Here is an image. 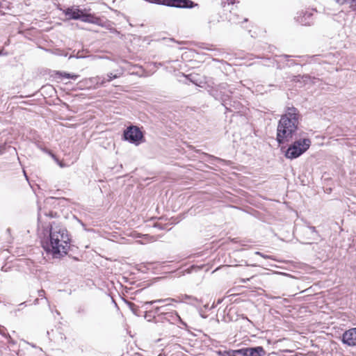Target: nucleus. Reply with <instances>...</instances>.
<instances>
[{"label":"nucleus","instance_id":"20e7f679","mask_svg":"<svg viewBox=\"0 0 356 356\" xmlns=\"http://www.w3.org/2000/svg\"><path fill=\"white\" fill-rule=\"evenodd\" d=\"M312 140L309 138H299L292 141L287 147H282L281 152L286 159L294 160L304 154L310 147Z\"/></svg>","mask_w":356,"mask_h":356},{"label":"nucleus","instance_id":"79ce46f5","mask_svg":"<svg viewBox=\"0 0 356 356\" xmlns=\"http://www.w3.org/2000/svg\"><path fill=\"white\" fill-rule=\"evenodd\" d=\"M275 66H276V68L277 70H282L284 67V65H282L280 61H278L277 59H276V62H275Z\"/></svg>","mask_w":356,"mask_h":356},{"label":"nucleus","instance_id":"603ef678","mask_svg":"<svg viewBox=\"0 0 356 356\" xmlns=\"http://www.w3.org/2000/svg\"><path fill=\"white\" fill-rule=\"evenodd\" d=\"M229 4H234L236 0H227Z\"/></svg>","mask_w":356,"mask_h":356},{"label":"nucleus","instance_id":"09e8293b","mask_svg":"<svg viewBox=\"0 0 356 356\" xmlns=\"http://www.w3.org/2000/svg\"><path fill=\"white\" fill-rule=\"evenodd\" d=\"M6 339H8V343H13V344H15V341L11 338V337H10H10H8V338H6Z\"/></svg>","mask_w":356,"mask_h":356},{"label":"nucleus","instance_id":"a19ab883","mask_svg":"<svg viewBox=\"0 0 356 356\" xmlns=\"http://www.w3.org/2000/svg\"><path fill=\"white\" fill-rule=\"evenodd\" d=\"M26 306V301H25V302H23L20 303V304H19V305H18L19 308L15 311V313H16L17 312H19V311L22 310V309L24 307H25Z\"/></svg>","mask_w":356,"mask_h":356},{"label":"nucleus","instance_id":"4be33fe9","mask_svg":"<svg viewBox=\"0 0 356 356\" xmlns=\"http://www.w3.org/2000/svg\"><path fill=\"white\" fill-rule=\"evenodd\" d=\"M141 307L144 309L143 314L142 316H143L145 319L150 322L154 318H155L156 315L154 314L153 310H149V308L147 309H145V307H143V305L141 306Z\"/></svg>","mask_w":356,"mask_h":356},{"label":"nucleus","instance_id":"7c9ffc66","mask_svg":"<svg viewBox=\"0 0 356 356\" xmlns=\"http://www.w3.org/2000/svg\"><path fill=\"white\" fill-rule=\"evenodd\" d=\"M147 3L160 6H167V0H147Z\"/></svg>","mask_w":356,"mask_h":356},{"label":"nucleus","instance_id":"e433bc0d","mask_svg":"<svg viewBox=\"0 0 356 356\" xmlns=\"http://www.w3.org/2000/svg\"><path fill=\"white\" fill-rule=\"evenodd\" d=\"M119 76L117 75V74H113V73H108L107 74V81L108 82H111V81H113V79H115L117 78H118Z\"/></svg>","mask_w":356,"mask_h":356},{"label":"nucleus","instance_id":"680f3d73","mask_svg":"<svg viewBox=\"0 0 356 356\" xmlns=\"http://www.w3.org/2000/svg\"><path fill=\"white\" fill-rule=\"evenodd\" d=\"M49 199H50V200H54V199H55V198H54V197H51Z\"/></svg>","mask_w":356,"mask_h":356},{"label":"nucleus","instance_id":"39448f33","mask_svg":"<svg viewBox=\"0 0 356 356\" xmlns=\"http://www.w3.org/2000/svg\"><path fill=\"white\" fill-rule=\"evenodd\" d=\"M205 90L216 101L220 102L222 106H226L229 96L233 94L227 83L216 84L211 78Z\"/></svg>","mask_w":356,"mask_h":356},{"label":"nucleus","instance_id":"bf43d9fd","mask_svg":"<svg viewBox=\"0 0 356 356\" xmlns=\"http://www.w3.org/2000/svg\"><path fill=\"white\" fill-rule=\"evenodd\" d=\"M169 40H171V41L175 42V40L173 38H170Z\"/></svg>","mask_w":356,"mask_h":356},{"label":"nucleus","instance_id":"f704fd0d","mask_svg":"<svg viewBox=\"0 0 356 356\" xmlns=\"http://www.w3.org/2000/svg\"><path fill=\"white\" fill-rule=\"evenodd\" d=\"M0 334L5 338L10 337V334L7 332L6 328L1 325H0Z\"/></svg>","mask_w":356,"mask_h":356},{"label":"nucleus","instance_id":"13d9d810","mask_svg":"<svg viewBox=\"0 0 356 356\" xmlns=\"http://www.w3.org/2000/svg\"><path fill=\"white\" fill-rule=\"evenodd\" d=\"M302 243H304V244H312V242L306 241V242H302Z\"/></svg>","mask_w":356,"mask_h":356},{"label":"nucleus","instance_id":"a211bd4d","mask_svg":"<svg viewBox=\"0 0 356 356\" xmlns=\"http://www.w3.org/2000/svg\"><path fill=\"white\" fill-rule=\"evenodd\" d=\"M126 303L134 315H136V316H143L144 309H143L141 307L136 305L134 302H132L130 301H126Z\"/></svg>","mask_w":356,"mask_h":356},{"label":"nucleus","instance_id":"4d7b16f0","mask_svg":"<svg viewBox=\"0 0 356 356\" xmlns=\"http://www.w3.org/2000/svg\"><path fill=\"white\" fill-rule=\"evenodd\" d=\"M210 307H211V309H213V308H215V307H216V304H215V303L213 302V303L211 305V306H210Z\"/></svg>","mask_w":356,"mask_h":356},{"label":"nucleus","instance_id":"f8f14e48","mask_svg":"<svg viewBox=\"0 0 356 356\" xmlns=\"http://www.w3.org/2000/svg\"><path fill=\"white\" fill-rule=\"evenodd\" d=\"M168 7L177 8L192 9L198 7L199 4L192 0H167Z\"/></svg>","mask_w":356,"mask_h":356},{"label":"nucleus","instance_id":"9b49d317","mask_svg":"<svg viewBox=\"0 0 356 356\" xmlns=\"http://www.w3.org/2000/svg\"><path fill=\"white\" fill-rule=\"evenodd\" d=\"M340 340L347 346H356V327L346 330L340 337Z\"/></svg>","mask_w":356,"mask_h":356},{"label":"nucleus","instance_id":"c03bdc74","mask_svg":"<svg viewBox=\"0 0 356 356\" xmlns=\"http://www.w3.org/2000/svg\"><path fill=\"white\" fill-rule=\"evenodd\" d=\"M254 254H255L260 255L261 257H264V258H268V257H269V256L266 255V254H263V253H261V252H259V251L255 252H254Z\"/></svg>","mask_w":356,"mask_h":356},{"label":"nucleus","instance_id":"dca6fc26","mask_svg":"<svg viewBox=\"0 0 356 356\" xmlns=\"http://www.w3.org/2000/svg\"><path fill=\"white\" fill-rule=\"evenodd\" d=\"M247 356H264L266 353L264 347L257 346L252 347H246Z\"/></svg>","mask_w":356,"mask_h":356},{"label":"nucleus","instance_id":"ea45409f","mask_svg":"<svg viewBox=\"0 0 356 356\" xmlns=\"http://www.w3.org/2000/svg\"><path fill=\"white\" fill-rule=\"evenodd\" d=\"M38 296L40 298H44L47 300V298L45 297V291L43 289H40L38 291Z\"/></svg>","mask_w":356,"mask_h":356},{"label":"nucleus","instance_id":"7ed1b4c3","mask_svg":"<svg viewBox=\"0 0 356 356\" xmlns=\"http://www.w3.org/2000/svg\"><path fill=\"white\" fill-rule=\"evenodd\" d=\"M68 20H80L83 22L105 26L104 21L95 13H90V8H81L79 6H69L65 9L58 8Z\"/></svg>","mask_w":356,"mask_h":356},{"label":"nucleus","instance_id":"5fc2aeb1","mask_svg":"<svg viewBox=\"0 0 356 356\" xmlns=\"http://www.w3.org/2000/svg\"><path fill=\"white\" fill-rule=\"evenodd\" d=\"M222 302V299H220V298L218 299V300L216 302V306L218 305H220Z\"/></svg>","mask_w":356,"mask_h":356},{"label":"nucleus","instance_id":"37998d69","mask_svg":"<svg viewBox=\"0 0 356 356\" xmlns=\"http://www.w3.org/2000/svg\"><path fill=\"white\" fill-rule=\"evenodd\" d=\"M1 8L2 9H7V8H8V7L7 6H6V1H0V10Z\"/></svg>","mask_w":356,"mask_h":356},{"label":"nucleus","instance_id":"aec40b11","mask_svg":"<svg viewBox=\"0 0 356 356\" xmlns=\"http://www.w3.org/2000/svg\"><path fill=\"white\" fill-rule=\"evenodd\" d=\"M89 51L87 49H82L81 50L77 51L75 53V51H73V54L70 55L69 58H75L77 59L86 58L89 56Z\"/></svg>","mask_w":356,"mask_h":356},{"label":"nucleus","instance_id":"de8ad7c7","mask_svg":"<svg viewBox=\"0 0 356 356\" xmlns=\"http://www.w3.org/2000/svg\"><path fill=\"white\" fill-rule=\"evenodd\" d=\"M77 313H79V314H84L85 313L84 308L79 307V309L77 310Z\"/></svg>","mask_w":356,"mask_h":356},{"label":"nucleus","instance_id":"423d86ee","mask_svg":"<svg viewBox=\"0 0 356 356\" xmlns=\"http://www.w3.org/2000/svg\"><path fill=\"white\" fill-rule=\"evenodd\" d=\"M122 140L127 141L136 146L145 142V136L141 129L136 126L131 124L123 130Z\"/></svg>","mask_w":356,"mask_h":356},{"label":"nucleus","instance_id":"72a5a7b5","mask_svg":"<svg viewBox=\"0 0 356 356\" xmlns=\"http://www.w3.org/2000/svg\"><path fill=\"white\" fill-rule=\"evenodd\" d=\"M8 147H9V145H8L6 143L1 144L0 145V155H2L4 153H6V152H8Z\"/></svg>","mask_w":356,"mask_h":356},{"label":"nucleus","instance_id":"6e6d98bb","mask_svg":"<svg viewBox=\"0 0 356 356\" xmlns=\"http://www.w3.org/2000/svg\"><path fill=\"white\" fill-rule=\"evenodd\" d=\"M200 316H201L202 318H206L207 317V315H204V312H203V310L202 311V315H200Z\"/></svg>","mask_w":356,"mask_h":356},{"label":"nucleus","instance_id":"6ab92c4d","mask_svg":"<svg viewBox=\"0 0 356 356\" xmlns=\"http://www.w3.org/2000/svg\"><path fill=\"white\" fill-rule=\"evenodd\" d=\"M276 58H279V55H275L272 57H266L264 56H257V58L262 59L264 60L262 65L267 67L275 66Z\"/></svg>","mask_w":356,"mask_h":356},{"label":"nucleus","instance_id":"6e6552de","mask_svg":"<svg viewBox=\"0 0 356 356\" xmlns=\"http://www.w3.org/2000/svg\"><path fill=\"white\" fill-rule=\"evenodd\" d=\"M161 319L168 321L171 324L177 325L180 327L181 325L183 327L187 329L188 327L187 323L184 321L180 317L179 314L176 311L164 312Z\"/></svg>","mask_w":356,"mask_h":356},{"label":"nucleus","instance_id":"bb28decb","mask_svg":"<svg viewBox=\"0 0 356 356\" xmlns=\"http://www.w3.org/2000/svg\"><path fill=\"white\" fill-rule=\"evenodd\" d=\"M165 306H161V307H152V309H149V310H153L154 311V314L158 316H160L161 318H162L163 316V314L162 312H164V309H165Z\"/></svg>","mask_w":356,"mask_h":356},{"label":"nucleus","instance_id":"c85d7f7f","mask_svg":"<svg viewBox=\"0 0 356 356\" xmlns=\"http://www.w3.org/2000/svg\"><path fill=\"white\" fill-rule=\"evenodd\" d=\"M307 229L310 231L312 236L309 237L310 239H317L320 236L318 232H317L316 227L314 226H308Z\"/></svg>","mask_w":356,"mask_h":356},{"label":"nucleus","instance_id":"58836bf2","mask_svg":"<svg viewBox=\"0 0 356 356\" xmlns=\"http://www.w3.org/2000/svg\"><path fill=\"white\" fill-rule=\"evenodd\" d=\"M97 79H99V80H101L100 82H99V81L97 82V85H99L101 86H104V84L106 82H108L107 81V79H106L105 77L101 78V77H98L97 76Z\"/></svg>","mask_w":356,"mask_h":356},{"label":"nucleus","instance_id":"0eeeda50","mask_svg":"<svg viewBox=\"0 0 356 356\" xmlns=\"http://www.w3.org/2000/svg\"><path fill=\"white\" fill-rule=\"evenodd\" d=\"M175 302L186 303L196 308L200 315H202V308L200 304L203 302L202 299H199L195 296L188 294H179L175 299Z\"/></svg>","mask_w":356,"mask_h":356},{"label":"nucleus","instance_id":"f03ea898","mask_svg":"<svg viewBox=\"0 0 356 356\" xmlns=\"http://www.w3.org/2000/svg\"><path fill=\"white\" fill-rule=\"evenodd\" d=\"M302 115L293 106H286L280 115L276 130V141L278 145L291 142L296 136L299 130Z\"/></svg>","mask_w":356,"mask_h":356},{"label":"nucleus","instance_id":"3c124183","mask_svg":"<svg viewBox=\"0 0 356 356\" xmlns=\"http://www.w3.org/2000/svg\"><path fill=\"white\" fill-rule=\"evenodd\" d=\"M249 280H250L249 278H247V279H243H243L241 280V282L245 284V283H247L248 281H249Z\"/></svg>","mask_w":356,"mask_h":356},{"label":"nucleus","instance_id":"ddd939ff","mask_svg":"<svg viewBox=\"0 0 356 356\" xmlns=\"http://www.w3.org/2000/svg\"><path fill=\"white\" fill-rule=\"evenodd\" d=\"M225 113H238L243 108V104L236 99L232 98V95L229 96V100L227 101L226 106H223Z\"/></svg>","mask_w":356,"mask_h":356},{"label":"nucleus","instance_id":"393cba45","mask_svg":"<svg viewBox=\"0 0 356 356\" xmlns=\"http://www.w3.org/2000/svg\"><path fill=\"white\" fill-rule=\"evenodd\" d=\"M42 150L46 154H49L56 162L58 165H59L60 167H63V165L61 163V162L58 159L56 155L51 150L46 147L42 148Z\"/></svg>","mask_w":356,"mask_h":356},{"label":"nucleus","instance_id":"412c9836","mask_svg":"<svg viewBox=\"0 0 356 356\" xmlns=\"http://www.w3.org/2000/svg\"><path fill=\"white\" fill-rule=\"evenodd\" d=\"M195 152L197 153L202 154V156H201V159H207L206 161L208 162H210L211 163L215 161H223L222 159H221L218 157H216L215 156L211 155V154L205 153V152H202L200 149H197V150H195Z\"/></svg>","mask_w":356,"mask_h":356},{"label":"nucleus","instance_id":"052dcab7","mask_svg":"<svg viewBox=\"0 0 356 356\" xmlns=\"http://www.w3.org/2000/svg\"><path fill=\"white\" fill-rule=\"evenodd\" d=\"M270 86L276 87L275 85H270Z\"/></svg>","mask_w":356,"mask_h":356},{"label":"nucleus","instance_id":"4c0bfd02","mask_svg":"<svg viewBox=\"0 0 356 356\" xmlns=\"http://www.w3.org/2000/svg\"><path fill=\"white\" fill-rule=\"evenodd\" d=\"M8 152L10 153V154H15V155H17V149L15 147L11 146L10 145H9V147H8ZM17 156V159L19 160V158L18 156Z\"/></svg>","mask_w":356,"mask_h":356},{"label":"nucleus","instance_id":"e2e57ef3","mask_svg":"<svg viewBox=\"0 0 356 356\" xmlns=\"http://www.w3.org/2000/svg\"><path fill=\"white\" fill-rule=\"evenodd\" d=\"M1 55H3V53H1V52H0V56H1Z\"/></svg>","mask_w":356,"mask_h":356},{"label":"nucleus","instance_id":"2f4dec72","mask_svg":"<svg viewBox=\"0 0 356 356\" xmlns=\"http://www.w3.org/2000/svg\"><path fill=\"white\" fill-rule=\"evenodd\" d=\"M154 227L157 228L160 230H164V229H170L168 227V225L167 224H162L161 222H156L153 225Z\"/></svg>","mask_w":356,"mask_h":356},{"label":"nucleus","instance_id":"cd10ccee","mask_svg":"<svg viewBox=\"0 0 356 356\" xmlns=\"http://www.w3.org/2000/svg\"><path fill=\"white\" fill-rule=\"evenodd\" d=\"M232 356H247L246 347L232 350Z\"/></svg>","mask_w":356,"mask_h":356},{"label":"nucleus","instance_id":"473e14b6","mask_svg":"<svg viewBox=\"0 0 356 356\" xmlns=\"http://www.w3.org/2000/svg\"><path fill=\"white\" fill-rule=\"evenodd\" d=\"M339 5L348 4L349 7L351 8L353 0H334Z\"/></svg>","mask_w":356,"mask_h":356},{"label":"nucleus","instance_id":"5701e85b","mask_svg":"<svg viewBox=\"0 0 356 356\" xmlns=\"http://www.w3.org/2000/svg\"><path fill=\"white\" fill-rule=\"evenodd\" d=\"M40 211H41V213H42V216H44L46 218H56L58 216V213L53 211H49L48 212H47L45 211H42V209L40 208H39L38 215L39 214ZM42 222L43 223L47 222L46 221H44L42 218Z\"/></svg>","mask_w":356,"mask_h":356},{"label":"nucleus","instance_id":"4468645a","mask_svg":"<svg viewBox=\"0 0 356 356\" xmlns=\"http://www.w3.org/2000/svg\"><path fill=\"white\" fill-rule=\"evenodd\" d=\"M50 76L53 79H59V80H63V79L76 80L79 77V74H76L74 73H70V72H62V71H58V70L52 71Z\"/></svg>","mask_w":356,"mask_h":356},{"label":"nucleus","instance_id":"864d4df0","mask_svg":"<svg viewBox=\"0 0 356 356\" xmlns=\"http://www.w3.org/2000/svg\"><path fill=\"white\" fill-rule=\"evenodd\" d=\"M33 304H34L35 305H38V304H39V300H38V298L35 299V300L33 301Z\"/></svg>","mask_w":356,"mask_h":356},{"label":"nucleus","instance_id":"a878e982","mask_svg":"<svg viewBox=\"0 0 356 356\" xmlns=\"http://www.w3.org/2000/svg\"><path fill=\"white\" fill-rule=\"evenodd\" d=\"M291 57H295V56L288 55V54L279 55V58H284L286 59L287 63L286 64V65L289 67L298 65V63L296 61H294L293 60L289 59V58H291Z\"/></svg>","mask_w":356,"mask_h":356},{"label":"nucleus","instance_id":"f3484780","mask_svg":"<svg viewBox=\"0 0 356 356\" xmlns=\"http://www.w3.org/2000/svg\"><path fill=\"white\" fill-rule=\"evenodd\" d=\"M175 298H168L165 299H157L152 301H147L143 303V307H145V309H147L148 306L153 305L155 303H165L164 306L166 307L167 306L171 305V302H175Z\"/></svg>","mask_w":356,"mask_h":356},{"label":"nucleus","instance_id":"2eb2a0df","mask_svg":"<svg viewBox=\"0 0 356 356\" xmlns=\"http://www.w3.org/2000/svg\"><path fill=\"white\" fill-rule=\"evenodd\" d=\"M66 256L72 258L74 261H79V248L72 243V238L70 236L69 243L66 244Z\"/></svg>","mask_w":356,"mask_h":356},{"label":"nucleus","instance_id":"8fccbe9b","mask_svg":"<svg viewBox=\"0 0 356 356\" xmlns=\"http://www.w3.org/2000/svg\"><path fill=\"white\" fill-rule=\"evenodd\" d=\"M203 307L204 308L205 310H211V307L209 306V304H205Z\"/></svg>","mask_w":356,"mask_h":356},{"label":"nucleus","instance_id":"f257e3e1","mask_svg":"<svg viewBox=\"0 0 356 356\" xmlns=\"http://www.w3.org/2000/svg\"><path fill=\"white\" fill-rule=\"evenodd\" d=\"M38 229L41 247L47 257L61 259L66 256V244L70 241L67 229L60 222H42V213L38 217Z\"/></svg>","mask_w":356,"mask_h":356},{"label":"nucleus","instance_id":"c756f323","mask_svg":"<svg viewBox=\"0 0 356 356\" xmlns=\"http://www.w3.org/2000/svg\"><path fill=\"white\" fill-rule=\"evenodd\" d=\"M218 356H232V350H218L216 351Z\"/></svg>","mask_w":356,"mask_h":356},{"label":"nucleus","instance_id":"9d476101","mask_svg":"<svg viewBox=\"0 0 356 356\" xmlns=\"http://www.w3.org/2000/svg\"><path fill=\"white\" fill-rule=\"evenodd\" d=\"M314 13L312 11L301 10L297 13L295 19L298 23L303 26H312L314 24Z\"/></svg>","mask_w":356,"mask_h":356},{"label":"nucleus","instance_id":"a18cd8bd","mask_svg":"<svg viewBox=\"0 0 356 356\" xmlns=\"http://www.w3.org/2000/svg\"><path fill=\"white\" fill-rule=\"evenodd\" d=\"M351 9L354 11H356V0H353Z\"/></svg>","mask_w":356,"mask_h":356},{"label":"nucleus","instance_id":"1a4fd4ad","mask_svg":"<svg viewBox=\"0 0 356 356\" xmlns=\"http://www.w3.org/2000/svg\"><path fill=\"white\" fill-rule=\"evenodd\" d=\"M186 79V83H191L196 86L200 88H204L209 83L211 79H207L206 77L202 78L200 74L195 73H191L188 74H183Z\"/></svg>","mask_w":356,"mask_h":356},{"label":"nucleus","instance_id":"49530a36","mask_svg":"<svg viewBox=\"0 0 356 356\" xmlns=\"http://www.w3.org/2000/svg\"><path fill=\"white\" fill-rule=\"evenodd\" d=\"M276 49L274 46H269L268 47V51L270 53H273V51Z\"/></svg>","mask_w":356,"mask_h":356},{"label":"nucleus","instance_id":"c9c22d12","mask_svg":"<svg viewBox=\"0 0 356 356\" xmlns=\"http://www.w3.org/2000/svg\"><path fill=\"white\" fill-rule=\"evenodd\" d=\"M199 47L202 49H207L209 51L213 50V45L209 44L202 43Z\"/></svg>","mask_w":356,"mask_h":356},{"label":"nucleus","instance_id":"b1692460","mask_svg":"<svg viewBox=\"0 0 356 356\" xmlns=\"http://www.w3.org/2000/svg\"><path fill=\"white\" fill-rule=\"evenodd\" d=\"M42 150L46 154H49L56 162L58 165H59L60 167H63V165L61 163V162L58 159L56 155L51 150L46 147L42 148Z\"/></svg>","mask_w":356,"mask_h":356}]
</instances>
